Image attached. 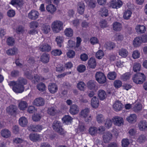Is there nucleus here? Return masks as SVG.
<instances>
[{
  "label": "nucleus",
  "mask_w": 147,
  "mask_h": 147,
  "mask_svg": "<svg viewBox=\"0 0 147 147\" xmlns=\"http://www.w3.org/2000/svg\"><path fill=\"white\" fill-rule=\"evenodd\" d=\"M25 75L28 79L31 80L32 81H34V83H38L40 81L42 82L45 80V79L43 77L37 74H34L33 76L28 71H26L25 73Z\"/></svg>",
  "instance_id": "obj_1"
},
{
  "label": "nucleus",
  "mask_w": 147,
  "mask_h": 147,
  "mask_svg": "<svg viewBox=\"0 0 147 147\" xmlns=\"http://www.w3.org/2000/svg\"><path fill=\"white\" fill-rule=\"evenodd\" d=\"M53 128L54 130L61 135H63L65 133L63 129L60 122L57 120L54 121L52 125Z\"/></svg>",
  "instance_id": "obj_2"
},
{
  "label": "nucleus",
  "mask_w": 147,
  "mask_h": 147,
  "mask_svg": "<svg viewBox=\"0 0 147 147\" xmlns=\"http://www.w3.org/2000/svg\"><path fill=\"white\" fill-rule=\"evenodd\" d=\"M63 23L60 21L56 20L53 22L52 28L54 32H59L63 29Z\"/></svg>",
  "instance_id": "obj_3"
},
{
  "label": "nucleus",
  "mask_w": 147,
  "mask_h": 147,
  "mask_svg": "<svg viewBox=\"0 0 147 147\" xmlns=\"http://www.w3.org/2000/svg\"><path fill=\"white\" fill-rule=\"evenodd\" d=\"M146 77L142 73H139L135 74L133 77V80L134 83H143L145 82Z\"/></svg>",
  "instance_id": "obj_4"
},
{
  "label": "nucleus",
  "mask_w": 147,
  "mask_h": 147,
  "mask_svg": "<svg viewBox=\"0 0 147 147\" xmlns=\"http://www.w3.org/2000/svg\"><path fill=\"white\" fill-rule=\"evenodd\" d=\"M22 83H9L10 86H12L13 91L16 93H21L24 90V87Z\"/></svg>",
  "instance_id": "obj_5"
},
{
  "label": "nucleus",
  "mask_w": 147,
  "mask_h": 147,
  "mask_svg": "<svg viewBox=\"0 0 147 147\" xmlns=\"http://www.w3.org/2000/svg\"><path fill=\"white\" fill-rule=\"evenodd\" d=\"M95 77L98 83H105L106 78L104 74L100 72H98L96 74Z\"/></svg>",
  "instance_id": "obj_6"
},
{
  "label": "nucleus",
  "mask_w": 147,
  "mask_h": 147,
  "mask_svg": "<svg viewBox=\"0 0 147 147\" xmlns=\"http://www.w3.org/2000/svg\"><path fill=\"white\" fill-rule=\"evenodd\" d=\"M17 108L16 106L14 105H10L6 108L7 113L11 115H13L17 113Z\"/></svg>",
  "instance_id": "obj_7"
},
{
  "label": "nucleus",
  "mask_w": 147,
  "mask_h": 147,
  "mask_svg": "<svg viewBox=\"0 0 147 147\" xmlns=\"http://www.w3.org/2000/svg\"><path fill=\"white\" fill-rule=\"evenodd\" d=\"M45 100L42 98L39 97L36 98L33 102L34 105L37 107L42 106L45 105Z\"/></svg>",
  "instance_id": "obj_8"
},
{
  "label": "nucleus",
  "mask_w": 147,
  "mask_h": 147,
  "mask_svg": "<svg viewBox=\"0 0 147 147\" xmlns=\"http://www.w3.org/2000/svg\"><path fill=\"white\" fill-rule=\"evenodd\" d=\"M114 123L116 125L120 126L123 125L124 121L123 118L118 116H116L112 118Z\"/></svg>",
  "instance_id": "obj_9"
},
{
  "label": "nucleus",
  "mask_w": 147,
  "mask_h": 147,
  "mask_svg": "<svg viewBox=\"0 0 147 147\" xmlns=\"http://www.w3.org/2000/svg\"><path fill=\"white\" fill-rule=\"evenodd\" d=\"M39 13L36 10H31L28 14V18L32 20H36L38 17Z\"/></svg>",
  "instance_id": "obj_10"
},
{
  "label": "nucleus",
  "mask_w": 147,
  "mask_h": 147,
  "mask_svg": "<svg viewBox=\"0 0 147 147\" xmlns=\"http://www.w3.org/2000/svg\"><path fill=\"white\" fill-rule=\"evenodd\" d=\"M42 127L41 125H34L31 124L28 127V129L30 131H39L42 130Z\"/></svg>",
  "instance_id": "obj_11"
},
{
  "label": "nucleus",
  "mask_w": 147,
  "mask_h": 147,
  "mask_svg": "<svg viewBox=\"0 0 147 147\" xmlns=\"http://www.w3.org/2000/svg\"><path fill=\"white\" fill-rule=\"evenodd\" d=\"M122 4L121 1L120 0H115L111 1L110 6L113 8L117 9L120 7Z\"/></svg>",
  "instance_id": "obj_12"
},
{
  "label": "nucleus",
  "mask_w": 147,
  "mask_h": 147,
  "mask_svg": "<svg viewBox=\"0 0 147 147\" xmlns=\"http://www.w3.org/2000/svg\"><path fill=\"white\" fill-rule=\"evenodd\" d=\"M112 137V135L110 132L107 131L105 133L103 136L104 142L105 143H108Z\"/></svg>",
  "instance_id": "obj_13"
},
{
  "label": "nucleus",
  "mask_w": 147,
  "mask_h": 147,
  "mask_svg": "<svg viewBox=\"0 0 147 147\" xmlns=\"http://www.w3.org/2000/svg\"><path fill=\"white\" fill-rule=\"evenodd\" d=\"M77 10L78 12L80 14H82L85 9V5L82 1L79 2L77 5Z\"/></svg>",
  "instance_id": "obj_14"
},
{
  "label": "nucleus",
  "mask_w": 147,
  "mask_h": 147,
  "mask_svg": "<svg viewBox=\"0 0 147 147\" xmlns=\"http://www.w3.org/2000/svg\"><path fill=\"white\" fill-rule=\"evenodd\" d=\"M40 60L44 63H48L50 60L49 55L46 53H43L40 56Z\"/></svg>",
  "instance_id": "obj_15"
},
{
  "label": "nucleus",
  "mask_w": 147,
  "mask_h": 147,
  "mask_svg": "<svg viewBox=\"0 0 147 147\" xmlns=\"http://www.w3.org/2000/svg\"><path fill=\"white\" fill-rule=\"evenodd\" d=\"M48 88L50 92L52 94L56 92L58 90L57 85L55 83H50Z\"/></svg>",
  "instance_id": "obj_16"
},
{
  "label": "nucleus",
  "mask_w": 147,
  "mask_h": 147,
  "mask_svg": "<svg viewBox=\"0 0 147 147\" xmlns=\"http://www.w3.org/2000/svg\"><path fill=\"white\" fill-rule=\"evenodd\" d=\"M47 11L51 14H53L57 10L56 6L52 4L47 5L46 7Z\"/></svg>",
  "instance_id": "obj_17"
},
{
  "label": "nucleus",
  "mask_w": 147,
  "mask_h": 147,
  "mask_svg": "<svg viewBox=\"0 0 147 147\" xmlns=\"http://www.w3.org/2000/svg\"><path fill=\"white\" fill-rule=\"evenodd\" d=\"M138 127L141 131H144L147 129V122L146 121H140L138 124Z\"/></svg>",
  "instance_id": "obj_18"
},
{
  "label": "nucleus",
  "mask_w": 147,
  "mask_h": 147,
  "mask_svg": "<svg viewBox=\"0 0 147 147\" xmlns=\"http://www.w3.org/2000/svg\"><path fill=\"white\" fill-rule=\"evenodd\" d=\"M135 30L137 33L143 34L145 32L146 30V28L144 25H138L136 26Z\"/></svg>",
  "instance_id": "obj_19"
},
{
  "label": "nucleus",
  "mask_w": 147,
  "mask_h": 147,
  "mask_svg": "<svg viewBox=\"0 0 147 147\" xmlns=\"http://www.w3.org/2000/svg\"><path fill=\"white\" fill-rule=\"evenodd\" d=\"M123 105L121 102L119 100L116 101L113 104V107L115 111H116L121 110Z\"/></svg>",
  "instance_id": "obj_20"
},
{
  "label": "nucleus",
  "mask_w": 147,
  "mask_h": 147,
  "mask_svg": "<svg viewBox=\"0 0 147 147\" xmlns=\"http://www.w3.org/2000/svg\"><path fill=\"white\" fill-rule=\"evenodd\" d=\"M40 51L42 52H49L51 49V47L47 43H43L40 47Z\"/></svg>",
  "instance_id": "obj_21"
},
{
  "label": "nucleus",
  "mask_w": 147,
  "mask_h": 147,
  "mask_svg": "<svg viewBox=\"0 0 147 147\" xmlns=\"http://www.w3.org/2000/svg\"><path fill=\"white\" fill-rule=\"evenodd\" d=\"M142 42V38L140 37H137L133 41V45L135 47L140 46Z\"/></svg>",
  "instance_id": "obj_22"
},
{
  "label": "nucleus",
  "mask_w": 147,
  "mask_h": 147,
  "mask_svg": "<svg viewBox=\"0 0 147 147\" xmlns=\"http://www.w3.org/2000/svg\"><path fill=\"white\" fill-rule=\"evenodd\" d=\"M91 104L93 108L96 109L98 107L99 102L98 99L96 97L94 96L92 98Z\"/></svg>",
  "instance_id": "obj_23"
},
{
  "label": "nucleus",
  "mask_w": 147,
  "mask_h": 147,
  "mask_svg": "<svg viewBox=\"0 0 147 147\" xmlns=\"http://www.w3.org/2000/svg\"><path fill=\"white\" fill-rule=\"evenodd\" d=\"M18 106L20 110L24 111L27 107L28 104L26 101L21 100L20 101Z\"/></svg>",
  "instance_id": "obj_24"
},
{
  "label": "nucleus",
  "mask_w": 147,
  "mask_h": 147,
  "mask_svg": "<svg viewBox=\"0 0 147 147\" xmlns=\"http://www.w3.org/2000/svg\"><path fill=\"white\" fill-rule=\"evenodd\" d=\"M1 135L3 137L7 138L11 136V132L8 129H4L1 132Z\"/></svg>",
  "instance_id": "obj_25"
},
{
  "label": "nucleus",
  "mask_w": 147,
  "mask_h": 147,
  "mask_svg": "<svg viewBox=\"0 0 147 147\" xmlns=\"http://www.w3.org/2000/svg\"><path fill=\"white\" fill-rule=\"evenodd\" d=\"M98 96L101 100H103L105 99L107 97L106 92L103 90H99L98 92Z\"/></svg>",
  "instance_id": "obj_26"
},
{
  "label": "nucleus",
  "mask_w": 147,
  "mask_h": 147,
  "mask_svg": "<svg viewBox=\"0 0 147 147\" xmlns=\"http://www.w3.org/2000/svg\"><path fill=\"white\" fill-rule=\"evenodd\" d=\"M137 117L135 114H131L126 118L127 121L129 123H133L136 121Z\"/></svg>",
  "instance_id": "obj_27"
},
{
  "label": "nucleus",
  "mask_w": 147,
  "mask_h": 147,
  "mask_svg": "<svg viewBox=\"0 0 147 147\" xmlns=\"http://www.w3.org/2000/svg\"><path fill=\"white\" fill-rule=\"evenodd\" d=\"M88 64L90 68H94L96 66V62L95 59L93 58H91L88 60Z\"/></svg>",
  "instance_id": "obj_28"
},
{
  "label": "nucleus",
  "mask_w": 147,
  "mask_h": 147,
  "mask_svg": "<svg viewBox=\"0 0 147 147\" xmlns=\"http://www.w3.org/2000/svg\"><path fill=\"white\" fill-rule=\"evenodd\" d=\"M19 121L20 125L23 127H24L26 126L28 122L27 119L24 117L20 118Z\"/></svg>",
  "instance_id": "obj_29"
},
{
  "label": "nucleus",
  "mask_w": 147,
  "mask_h": 147,
  "mask_svg": "<svg viewBox=\"0 0 147 147\" xmlns=\"http://www.w3.org/2000/svg\"><path fill=\"white\" fill-rule=\"evenodd\" d=\"M121 24L117 22H114L113 24V29L115 31H119L122 29Z\"/></svg>",
  "instance_id": "obj_30"
},
{
  "label": "nucleus",
  "mask_w": 147,
  "mask_h": 147,
  "mask_svg": "<svg viewBox=\"0 0 147 147\" xmlns=\"http://www.w3.org/2000/svg\"><path fill=\"white\" fill-rule=\"evenodd\" d=\"M99 13L102 17H106L108 16V11L107 9L105 7L100 9L99 11Z\"/></svg>",
  "instance_id": "obj_31"
},
{
  "label": "nucleus",
  "mask_w": 147,
  "mask_h": 147,
  "mask_svg": "<svg viewBox=\"0 0 147 147\" xmlns=\"http://www.w3.org/2000/svg\"><path fill=\"white\" fill-rule=\"evenodd\" d=\"M29 137L32 141L36 142L39 139L40 136L39 134H31L29 135Z\"/></svg>",
  "instance_id": "obj_32"
},
{
  "label": "nucleus",
  "mask_w": 147,
  "mask_h": 147,
  "mask_svg": "<svg viewBox=\"0 0 147 147\" xmlns=\"http://www.w3.org/2000/svg\"><path fill=\"white\" fill-rule=\"evenodd\" d=\"M115 47L114 43L112 42H107L104 45V47L106 49L109 50H111L113 49Z\"/></svg>",
  "instance_id": "obj_33"
},
{
  "label": "nucleus",
  "mask_w": 147,
  "mask_h": 147,
  "mask_svg": "<svg viewBox=\"0 0 147 147\" xmlns=\"http://www.w3.org/2000/svg\"><path fill=\"white\" fill-rule=\"evenodd\" d=\"M89 112L90 110L89 109L85 108L81 111L80 115L82 117L86 118L88 116Z\"/></svg>",
  "instance_id": "obj_34"
},
{
  "label": "nucleus",
  "mask_w": 147,
  "mask_h": 147,
  "mask_svg": "<svg viewBox=\"0 0 147 147\" xmlns=\"http://www.w3.org/2000/svg\"><path fill=\"white\" fill-rule=\"evenodd\" d=\"M57 111L56 109L54 107H51L48 108L47 113L50 115L54 116L57 113Z\"/></svg>",
  "instance_id": "obj_35"
},
{
  "label": "nucleus",
  "mask_w": 147,
  "mask_h": 147,
  "mask_svg": "<svg viewBox=\"0 0 147 147\" xmlns=\"http://www.w3.org/2000/svg\"><path fill=\"white\" fill-rule=\"evenodd\" d=\"M64 32L65 35L68 37H71L73 35V30L70 28H66Z\"/></svg>",
  "instance_id": "obj_36"
},
{
  "label": "nucleus",
  "mask_w": 147,
  "mask_h": 147,
  "mask_svg": "<svg viewBox=\"0 0 147 147\" xmlns=\"http://www.w3.org/2000/svg\"><path fill=\"white\" fill-rule=\"evenodd\" d=\"M131 74L129 72H126L122 75L121 77V79L124 81H126L129 79Z\"/></svg>",
  "instance_id": "obj_37"
},
{
  "label": "nucleus",
  "mask_w": 147,
  "mask_h": 147,
  "mask_svg": "<svg viewBox=\"0 0 147 147\" xmlns=\"http://www.w3.org/2000/svg\"><path fill=\"white\" fill-rule=\"evenodd\" d=\"M119 53L122 57H125L127 55L128 52L126 49L122 48L119 50Z\"/></svg>",
  "instance_id": "obj_38"
},
{
  "label": "nucleus",
  "mask_w": 147,
  "mask_h": 147,
  "mask_svg": "<svg viewBox=\"0 0 147 147\" xmlns=\"http://www.w3.org/2000/svg\"><path fill=\"white\" fill-rule=\"evenodd\" d=\"M57 46L59 47H62L63 41V38L62 36H57L56 38Z\"/></svg>",
  "instance_id": "obj_39"
},
{
  "label": "nucleus",
  "mask_w": 147,
  "mask_h": 147,
  "mask_svg": "<svg viewBox=\"0 0 147 147\" xmlns=\"http://www.w3.org/2000/svg\"><path fill=\"white\" fill-rule=\"evenodd\" d=\"M42 29L44 33L47 34L50 31V27L49 25L45 24L42 25Z\"/></svg>",
  "instance_id": "obj_40"
},
{
  "label": "nucleus",
  "mask_w": 147,
  "mask_h": 147,
  "mask_svg": "<svg viewBox=\"0 0 147 147\" xmlns=\"http://www.w3.org/2000/svg\"><path fill=\"white\" fill-rule=\"evenodd\" d=\"M146 140V138L144 135L141 134L139 136L137 141L140 143H144Z\"/></svg>",
  "instance_id": "obj_41"
},
{
  "label": "nucleus",
  "mask_w": 147,
  "mask_h": 147,
  "mask_svg": "<svg viewBox=\"0 0 147 147\" xmlns=\"http://www.w3.org/2000/svg\"><path fill=\"white\" fill-rule=\"evenodd\" d=\"M132 12L129 10H127L124 13L123 17L125 19H129L131 16Z\"/></svg>",
  "instance_id": "obj_42"
},
{
  "label": "nucleus",
  "mask_w": 147,
  "mask_h": 147,
  "mask_svg": "<svg viewBox=\"0 0 147 147\" xmlns=\"http://www.w3.org/2000/svg\"><path fill=\"white\" fill-rule=\"evenodd\" d=\"M17 50L16 48H13L8 49L6 51V53L9 55H12L16 54Z\"/></svg>",
  "instance_id": "obj_43"
},
{
  "label": "nucleus",
  "mask_w": 147,
  "mask_h": 147,
  "mask_svg": "<svg viewBox=\"0 0 147 147\" xmlns=\"http://www.w3.org/2000/svg\"><path fill=\"white\" fill-rule=\"evenodd\" d=\"M141 66L140 63H134L133 66V70L136 72L139 71L141 69Z\"/></svg>",
  "instance_id": "obj_44"
},
{
  "label": "nucleus",
  "mask_w": 147,
  "mask_h": 147,
  "mask_svg": "<svg viewBox=\"0 0 147 147\" xmlns=\"http://www.w3.org/2000/svg\"><path fill=\"white\" fill-rule=\"evenodd\" d=\"M24 32V28L22 26H18L16 28V32L18 34H23Z\"/></svg>",
  "instance_id": "obj_45"
},
{
  "label": "nucleus",
  "mask_w": 147,
  "mask_h": 147,
  "mask_svg": "<svg viewBox=\"0 0 147 147\" xmlns=\"http://www.w3.org/2000/svg\"><path fill=\"white\" fill-rule=\"evenodd\" d=\"M98 129L95 127H91L89 129V134L92 136H94L97 133Z\"/></svg>",
  "instance_id": "obj_46"
},
{
  "label": "nucleus",
  "mask_w": 147,
  "mask_h": 147,
  "mask_svg": "<svg viewBox=\"0 0 147 147\" xmlns=\"http://www.w3.org/2000/svg\"><path fill=\"white\" fill-rule=\"evenodd\" d=\"M104 55V53L101 50H99L96 54V58L98 59H100L102 58Z\"/></svg>",
  "instance_id": "obj_47"
},
{
  "label": "nucleus",
  "mask_w": 147,
  "mask_h": 147,
  "mask_svg": "<svg viewBox=\"0 0 147 147\" xmlns=\"http://www.w3.org/2000/svg\"><path fill=\"white\" fill-rule=\"evenodd\" d=\"M7 42L9 46H12L15 43L14 39L12 37H9L7 38Z\"/></svg>",
  "instance_id": "obj_48"
},
{
  "label": "nucleus",
  "mask_w": 147,
  "mask_h": 147,
  "mask_svg": "<svg viewBox=\"0 0 147 147\" xmlns=\"http://www.w3.org/2000/svg\"><path fill=\"white\" fill-rule=\"evenodd\" d=\"M117 76V74L115 72H110L107 75V77L110 80H114Z\"/></svg>",
  "instance_id": "obj_49"
},
{
  "label": "nucleus",
  "mask_w": 147,
  "mask_h": 147,
  "mask_svg": "<svg viewBox=\"0 0 147 147\" xmlns=\"http://www.w3.org/2000/svg\"><path fill=\"white\" fill-rule=\"evenodd\" d=\"M37 88L39 91L43 92L45 90L46 87L44 83H39L37 86Z\"/></svg>",
  "instance_id": "obj_50"
},
{
  "label": "nucleus",
  "mask_w": 147,
  "mask_h": 147,
  "mask_svg": "<svg viewBox=\"0 0 147 147\" xmlns=\"http://www.w3.org/2000/svg\"><path fill=\"white\" fill-rule=\"evenodd\" d=\"M87 87L91 90H95L96 91L98 90V87L94 83H87Z\"/></svg>",
  "instance_id": "obj_51"
},
{
  "label": "nucleus",
  "mask_w": 147,
  "mask_h": 147,
  "mask_svg": "<svg viewBox=\"0 0 147 147\" xmlns=\"http://www.w3.org/2000/svg\"><path fill=\"white\" fill-rule=\"evenodd\" d=\"M62 53L61 50L58 49L53 50L51 52L52 55L54 56H60Z\"/></svg>",
  "instance_id": "obj_52"
},
{
  "label": "nucleus",
  "mask_w": 147,
  "mask_h": 147,
  "mask_svg": "<svg viewBox=\"0 0 147 147\" xmlns=\"http://www.w3.org/2000/svg\"><path fill=\"white\" fill-rule=\"evenodd\" d=\"M64 122L67 123L69 122H71L72 121V118L69 115H65L62 119Z\"/></svg>",
  "instance_id": "obj_53"
},
{
  "label": "nucleus",
  "mask_w": 147,
  "mask_h": 147,
  "mask_svg": "<svg viewBox=\"0 0 147 147\" xmlns=\"http://www.w3.org/2000/svg\"><path fill=\"white\" fill-rule=\"evenodd\" d=\"M78 129L80 131H84L85 129L84 123L82 121H79V124Z\"/></svg>",
  "instance_id": "obj_54"
},
{
  "label": "nucleus",
  "mask_w": 147,
  "mask_h": 147,
  "mask_svg": "<svg viewBox=\"0 0 147 147\" xmlns=\"http://www.w3.org/2000/svg\"><path fill=\"white\" fill-rule=\"evenodd\" d=\"M16 14L15 11L12 9L9 10L7 12V16L10 18L13 17Z\"/></svg>",
  "instance_id": "obj_55"
},
{
  "label": "nucleus",
  "mask_w": 147,
  "mask_h": 147,
  "mask_svg": "<svg viewBox=\"0 0 147 147\" xmlns=\"http://www.w3.org/2000/svg\"><path fill=\"white\" fill-rule=\"evenodd\" d=\"M96 119L99 123H102L105 121L104 117L102 114L98 115L96 117Z\"/></svg>",
  "instance_id": "obj_56"
},
{
  "label": "nucleus",
  "mask_w": 147,
  "mask_h": 147,
  "mask_svg": "<svg viewBox=\"0 0 147 147\" xmlns=\"http://www.w3.org/2000/svg\"><path fill=\"white\" fill-rule=\"evenodd\" d=\"M38 23L36 21H32L30 23V28L35 29L38 27Z\"/></svg>",
  "instance_id": "obj_57"
},
{
  "label": "nucleus",
  "mask_w": 147,
  "mask_h": 147,
  "mask_svg": "<svg viewBox=\"0 0 147 147\" xmlns=\"http://www.w3.org/2000/svg\"><path fill=\"white\" fill-rule=\"evenodd\" d=\"M122 145L124 147H127L129 144V140L127 139H123L121 142Z\"/></svg>",
  "instance_id": "obj_58"
},
{
  "label": "nucleus",
  "mask_w": 147,
  "mask_h": 147,
  "mask_svg": "<svg viewBox=\"0 0 147 147\" xmlns=\"http://www.w3.org/2000/svg\"><path fill=\"white\" fill-rule=\"evenodd\" d=\"M133 110L135 112L140 111L142 109V105L140 104H136L133 108Z\"/></svg>",
  "instance_id": "obj_59"
},
{
  "label": "nucleus",
  "mask_w": 147,
  "mask_h": 147,
  "mask_svg": "<svg viewBox=\"0 0 147 147\" xmlns=\"http://www.w3.org/2000/svg\"><path fill=\"white\" fill-rule=\"evenodd\" d=\"M77 70L80 72H83L86 70V66L83 65H81L78 67Z\"/></svg>",
  "instance_id": "obj_60"
},
{
  "label": "nucleus",
  "mask_w": 147,
  "mask_h": 147,
  "mask_svg": "<svg viewBox=\"0 0 147 147\" xmlns=\"http://www.w3.org/2000/svg\"><path fill=\"white\" fill-rule=\"evenodd\" d=\"M132 56L134 59H137L140 57V54L138 51L136 50L133 51Z\"/></svg>",
  "instance_id": "obj_61"
},
{
  "label": "nucleus",
  "mask_w": 147,
  "mask_h": 147,
  "mask_svg": "<svg viewBox=\"0 0 147 147\" xmlns=\"http://www.w3.org/2000/svg\"><path fill=\"white\" fill-rule=\"evenodd\" d=\"M112 121L109 119H107L106 122L105 123V125L106 127L109 128L112 125Z\"/></svg>",
  "instance_id": "obj_62"
},
{
  "label": "nucleus",
  "mask_w": 147,
  "mask_h": 147,
  "mask_svg": "<svg viewBox=\"0 0 147 147\" xmlns=\"http://www.w3.org/2000/svg\"><path fill=\"white\" fill-rule=\"evenodd\" d=\"M115 40L119 42H121L123 38V36L121 34H117L115 36Z\"/></svg>",
  "instance_id": "obj_63"
},
{
  "label": "nucleus",
  "mask_w": 147,
  "mask_h": 147,
  "mask_svg": "<svg viewBox=\"0 0 147 147\" xmlns=\"http://www.w3.org/2000/svg\"><path fill=\"white\" fill-rule=\"evenodd\" d=\"M77 87L81 90H84L86 85L85 83H78Z\"/></svg>",
  "instance_id": "obj_64"
}]
</instances>
